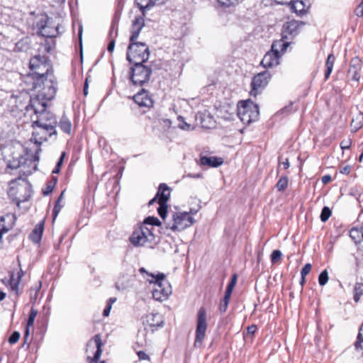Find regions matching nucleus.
Segmentation results:
<instances>
[{
  "label": "nucleus",
  "mask_w": 363,
  "mask_h": 363,
  "mask_svg": "<svg viewBox=\"0 0 363 363\" xmlns=\"http://www.w3.org/2000/svg\"><path fill=\"white\" fill-rule=\"evenodd\" d=\"M50 101L30 98L29 104L25 108L24 117L26 120L24 123L30 124L33 128L30 141L35 145L34 154L30 155V151L26 149V162H38L40 159L41 145L56 134V118L47 109L48 102Z\"/></svg>",
  "instance_id": "nucleus-1"
},
{
  "label": "nucleus",
  "mask_w": 363,
  "mask_h": 363,
  "mask_svg": "<svg viewBox=\"0 0 363 363\" xmlns=\"http://www.w3.org/2000/svg\"><path fill=\"white\" fill-rule=\"evenodd\" d=\"M29 71L24 75V91L33 92L30 98L52 100L57 92V81L49 58L35 55L30 59Z\"/></svg>",
  "instance_id": "nucleus-2"
},
{
  "label": "nucleus",
  "mask_w": 363,
  "mask_h": 363,
  "mask_svg": "<svg viewBox=\"0 0 363 363\" xmlns=\"http://www.w3.org/2000/svg\"><path fill=\"white\" fill-rule=\"evenodd\" d=\"M145 26L143 17H135L132 23L130 43L128 47L127 60L133 64L145 62L150 57V50L147 45L136 42L142 29Z\"/></svg>",
  "instance_id": "nucleus-3"
},
{
  "label": "nucleus",
  "mask_w": 363,
  "mask_h": 363,
  "mask_svg": "<svg viewBox=\"0 0 363 363\" xmlns=\"http://www.w3.org/2000/svg\"><path fill=\"white\" fill-rule=\"evenodd\" d=\"M154 230L153 227L140 225L130 237V243L135 247L153 248L157 243Z\"/></svg>",
  "instance_id": "nucleus-4"
},
{
  "label": "nucleus",
  "mask_w": 363,
  "mask_h": 363,
  "mask_svg": "<svg viewBox=\"0 0 363 363\" xmlns=\"http://www.w3.org/2000/svg\"><path fill=\"white\" fill-rule=\"evenodd\" d=\"M291 42L277 40L272 43V48L264 56L261 65L264 68H272L279 65L280 57L284 54Z\"/></svg>",
  "instance_id": "nucleus-5"
},
{
  "label": "nucleus",
  "mask_w": 363,
  "mask_h": 363,
  "mask_svg": "<svg viewBox=\"0 0 363 363\" xmlns=\"http://www.w3.org/2000/svg\"><path fill=\"white\" fill-rule=\"evenodd\" d=\"M238 116L244 124H250L258 119L259 107L250 99L240 101L238 105Z\"/></svg>",
  "instance_id": "nucleus-6"
},
{
  "label": "nucleus",
  "mask_w": 363,
  "mask_h": 363,
  "mask_svg": "<svg viewBox=\"0 0 363 363\" xmlns=\"http://www.w3.org/2000/svg\"><path fill=\"white\" fill-rule=\"evenodd\" d=\"M194 221L191 212H175L172 214V220L167 224V228L174 232H180L191 226Z\"/></svg>",
  "instance_id": "nucleus-7"
},
{
  "label": "nucleus",
  "mask_w": 363,
  "mask_h": 363,
  "mask_svg": "<svg viewBox=\"0 0 363 363\" xmlns=\"http://www.w3.org/2000/svg\"><path fill=\"white\" fill-rule=\"evenodd\" d=\"M143 63L133 64L130 69V80L135 86H143L150 79L152 69Z\"/></svg>",
  "instance_id": "nucleus-8"
},
{
  "label": "nucleus",
  "mask_w": 363,
  "mask_h": 363,
  "mask_svg": "<svg viewBox=\"0 0 363 363\" xmlns=\"http://www.w3.org/2000/svg\"><path fill=\"white\" fill-rule=\"evenodd\" d=\"M208 328L207 313L204 307H201L198 311L197 323L196 328V337L194 341L195 347H200L206 337V333Z\"/></svg>",
  "instance_id": "nucleus-9"
},
{
  "label": "nucleus",
  "mask_w": 363,
  "mask_h": 363,
  "mask_svg": "<svg viewBox=\"0 0 363 363\" xmlns=\"http://www.w3.org/2000/svg\"><path fill=\"white\" fill-rule=\"evenodd\" d=\"M271 77L272 75L268 71L259 72L254 76L251 82L250 96L257 97L258 94H261L269 84Z\"/></svg>",
  "instance_id": "nucleus-10"
},
{
  "label": "nucleus",
  "mask_w": 363,
  "mask_h": 363,
  "mask_svg": "<svg viewBox=\"0 0 363 363\" xmlns=\"http://www.w3.org/2000/svg\"><path fill=\"white\" fill-rule=\"evenodd\" d=\"M38 34L45 38L57 37L59 32V24L55 25L50 21V18L45 17L37 23Z\"/></svg>",
  "instance_id": "nucleus-11"
},
{
  "label": "nucleus",
  "mask_w": 363,
  "mask_h": 363,
  "mask_svg": "<svg viewBox=\"0 0 363 363\" xmlns=\"http://www.w3.org/2000/svg\"><path fill=\"white\" fill-rule=\"evenodd\" d=\"M152 298L160 302L166 301L172 294V286L164 279L153 284Z\"/></svg>",
  "instance_id": "nucleus-12"
},
{
  "label": "nucleus",
  "mask_w": 363,
  "mask_h": 363,
  "mask_svg": "<svg viewBox=\"0 0 363 363\" xmlns=\"http://www.w3.org/2000/svg\"><path fill=\"white\" fill-rule=\"evenodd\" d=\"M145 329L152 332L157 330L164 325V318L159 313H152L147 315L143 320Z\"/></svg>",
  "instance_id": "nucleus-13"
},
{
  "label": "nucleus",
  "mask_w": 363,
  "mask_h": 363,
  "mask_svg": "<svg viewBox=\"0 0 363 363\" xmlns=\"http://www.w3.org/2000/svg\"><path fill=\"white\" fill-rule=\"evenodd\" d=\"M303 24V22H298L297 21H291L284 23L281 30L282 37L280 40L289 41L288 40L289 38H294L299 33L301 26Z\"/></svg>",
  "instance_id": "nucleus-14"
},
{
  "label": "nucleus",
  "mask_w": 363,
  "mask_h": 363,
  "mask_svg": "<svg viewBox=\"0 0 363 363\" xmlns=\"http://www.w3.org/2000/svg\"><path fill=\"white\" fill-rule=\"evenodd\" d=\"M102 341L101 336L99 335H96L88 343H87V350L91 349V347H96V350L94 352V357L91 358L88 357V360L89 363H98L102 353L101 350Z\"/></svg>",
  "instance_id": "nucleus-15"
},
{
  "label": "nucleus",
  "mask_w": 363,
  "mask_h": 363,
  "mask_svg": "<svg viewBox=\"0 0 363 363\" xmlns=\"http://www.w3.org/2000/svg\"><path fill=\"white\" fill-rule=\"evenodd\" d=\"M288 4L291 11L298 16L306 14L310 8L308 0H291Z\"/></svg>",
  "instance_id": "nucleus-16"
},
{
  "label": "nucleus",
  "mask_w": 363,
  "mask_h": 363,
  "mask_svg": "<svg viewBox=\"0 0 363 363\" xmlns=\"http://www.w3.org/2000/svg\"><path fill=\"white\" fill-rule=\"evenodd\" d=\"M134 101L140 107H152L154 101L150 94L145 91L142 89L138 94L133 96Z\"/></svg>",
  "instance_id": "nucleus-17"
},
{
  "label": "nucleus",
  "mask_w": 363,
  "mask_h": 363,
  "mask_svg": "<svg viewBox=\"0 0 363 363\" xmlns=\"http://www.w3.org/2000/svg\"><path fill=\"white\" fill-rule=\"evenodd\" d=\"M21 180V176L18 178L13 179L9 183V189L8 190L9 196L16 203L18 207H20L21 200L17 196L18 190L21 189V185L18 182Z\"/></svg>",
  "instance_id": "nucleus-18"
},
{
  "label": "nucleus",
  "mask_w": 363,
  "mask_h": 363,
  "mask_svg": "<svg viewBox=\"0 0 363 363\" xmlns=\"http://www.w3.org/2000/svg\"><path fill=\"white\" fill-rule=\"evenodd\" d=\"M362 64L361 60L357 58H353L348 70V73L353 81L358 82L360 79V72L362 70Z\"/></svg>",
  "instance_id": "nucleus-19"
},
{
  "label": "nucleus",
  "mask_w": 363,
  "mask_h": 363,
  "mask_svg": "<svg viewBox=\"0 0 363 363\" xmlns=\"http://www.w3.org/2000/svg\"><path fill=\"white\" fill-rule=\"evenodd\" d=\"M15 218V215L12 213H8L0 217V232L1 235L8 232L13 227Z\"/></svg>",
  "instance_id": "nucleus-20"
},
{
  "label": "nucleus",
  "mask_w": 363,
  "mask_h": 363,
  "mask_svg": "<svg viewBox=\"0 0 363 363\" xmlns=\"http://www.w3.org/2000/svg\"><path fill=\"white\" fill-rule=\"evenodd\" d=\"M44 220L40 221L29 235V239L35 244H40L44 231Z\"/></svg>",
  "instance_id": "nucleus-21"
},
{
  "label": "nucleus",
  "mask_w": 363,
  "mask_h": 363,
  "mask_svg": "<svg viewBox=\"0 0 363 363\" xmlns=\"http://www.w3.org/2000/svg\"><path fill=\"white\" fill-rule=\"evenodd\" d=\"M223 163V160L218 157L201 156L200 164L208 167H218Z\"/></svg>",
  "instance_id": "nucleus-22"
},
{
  "label": "nucleus",
  "mask_w": 363,
  "mask_h": 363,
  "mask_svg": "<svg viewBox=\"0 0 363 363\" xmlns=\"http://www.w3.org/2000/svg\"><path fill=\"white\" fill-rule=\"evenodd\" d=\"M171 194V189L164 183L160 184L157 192L158 203H167Z\"/></svg>",
  "instance_id": "nucleus-23"
},
{
  "label": "nucleus",
  "mask_w": 363,
  "mask_h": 363,
  "mask_svg": "<svg viewBox=\"0 0 363 363\" xmlns=\"http://www.w3.org/2000/svg\"><path fill=\"white\" fill-rule=\"evenodd\" d=\"M133 279L131 275H121L116 282V288L119 291L125 290L133 286Z\"/></svg>",
  "instance_id": "nucleus-24"
},
{
  "label": "nucleus",
  "mask_w": 363,
  "mask_h": 363,
  "mask_svg": "<svg viewBox=\"0 0 363 363\" xmlns=\"http://www.w3.org/2000/svg\"><path fill=\"white\" fill-rule=\"evenodd\" d=\"M139 272L143 274V278L150 284H155L158 281H161L164 278V274L159 273L157 275H154L148 272L144 267L140 268Z\"/></svg>",
  "instance_id": "nucleus-25"
},
{
  "label": "nucleus",
  "mask_w": 363,
  "mask_h": 363,
  "mask_svg": "<svg viewBox=\"0 0 363 363\" xmlns=\"http://www.w3.org/2000/svg\"><path fill=\"white\" fill-rule=\"evenodd\" d=\"M58 125L62 131L67 135L71 134L72 124L70 120L65 115H63L61 117Z\"/></svg>",
  "instance_id": "nucleus-26"
},
{
  "label": "nucleus",
  "mask_w": 363,
  "mask_h": 363,
  "mask_svg": "<svg viewBox=\"0 0 363 363\" xmlns=\"http://www.w3.org/2000/svg\"><path fill=\"white\" fill-rule=\"evenodd\" d=\"M135 1L136 5L138 6V7L139 8V9L140 10V11L142 13V16H140V17H143V20L145 21V16L146 11L153 7L151 0H135Z\"/></svg>",
  "instance_id": "nucleus-27"
},
{
  "label": "nucleus",
  "mask_w": 363,
  "mask_h": 363,
  "mask_svg": "<svg viewBox=\"0 0 363 363\" xmlns=\"http://www.w3.org/2000/svg\"><path fill=\"white\" fill-rule=\"evenodd\" d=\"M350 237L356 243H360L363 241V230L362 227H354L350 230Z\"/></svg>",
  "instance_id": "nucleus-28"
},
{
  "label": "nucleus",
  "mask_w": 363,
  "mask_h": 363,
  "mask_svg": "<svg viewBox=\"0 0 363 363\" xmlns=\"http://www.w3.org/2000/svg\"><path fill=\"white\" fill-rule=\"evenodd\" d=\"M351 130L352 132H357L363 126V114L359 113L351 122Z\"/></svg>",
  "instance_id": "nucleus-29"
},
{
  "label": "nucleus",
  "mask_w": 363,
  "mask_h": 363,
  "mask_svg": "<svg viewBox=\"0 0 363 363\" xmlns=\"http://www.w3.org/2000/svg\"><path fill=\"white\" fill-rule=\"evenodd\" d=\"M335 57L333 54H330L328 56V58H327V60H326V71H325V78L327 79H328V77H330L332 71H333V66H334V63H335Z\"/></svg>",
  "instance_id": "nucleus-30"
},
{
  "label": "nucleus",
  "mask_w": 363,
  "mask_h": 363,
  "mask_svg": "<svg viewBox=\"0 0 363 363\" xmlns=\"http://www.w3.org/2000/svg\"><path fill=\"white\" fill-rule=\"evenodd\" d=\"M38 314V310L32 307L30 313L29 314L28 320L27 322V328L25 331L24 336H27L29 334L30 327L33 326L34 320Z\"/></svg>",
  "instance_id": "nucleus-31"
},
{
  "label": "nucleus",
  "mask_w": 363,
  "mask_h": 363,
  "mask_svg": "<svg viewBox=\"0 0 363 363\" xmlns=\"http://www.w3.org/2000/svg\"><path fill=\"white\" fill-rule=\"evenodd\" d=\"M22 272L21 269H20V272L17 274V277L15 278L14 275H11L10 281H9V286L11 289L15 292H17L18 291V286L19 284V281L21 277V275L20 273Z\"/></svg>",
  "instance_id": "nucleus-32"
},
{
  "label": "nucleus",
  "mask_w": 363,
  "mask_h": 363,
  "mask_svg": "<svg viewBox=\"0 0 363 363\" xmlns=\"http://www.w3.org/2000/svg\"><path fill=\"white\" fill-rule=\"evenodd\" d=\"M354 301L357 303L363 296V283H356L354 287Z\"/></svg>",
  "instance_id": "nucleus-33"
},
{
  "label": "nucleus",
  "mask_w": 363,
  "mask_h": 363,
  "mask_svg": "<svg viewBox=\"0 0 363 363\" xmlns=\"http://www.w3.org/2000/svg\"><path fill=\"white\" fill-rule=\"evenodd\" d=\"M57 182V178L53 177L51 181H50L49 182L47 183L45 188L43 190V193L44 196H48L49 194H50L52 192V191L56 185Z\"/></svg>",
  "instance_id": "nucleus-34"
},
{
  "label": "nucleus",
  "mask_w": 363,
  "mask_h": 363,
  "mask_svg": "<svg viewBox=\"0 0 363 363\" xmlns=\"http://www.w3.org/2000/svg\"><path fill=\"white\" fill-rule=\"evenodd\" d=\"M141 225H145L146 226L149 225L154 228V226H160L161 222L157 217L148 216L144 220Z\"/></svg>",
  "instance_id": "nucleus-35"
},
{
  "label": "nucleus",
  "mask_w": 363,
  "mask_h": 363,
  "mask_svg": "<svg viewBox=\"0 0 363 363\" xmlns=\"http://www.w3.org/2000/svg\"><path fill=\"white\" fill-rule=\"evenodd\" d=\"M288 184H289V179H288V177H286V176L281 177L279 179L278 182L277 183V190L279 191H284L285 189H286V187L288 186Z\"/></svg>",
  "instance_id": "nucleus-36"
},
{
  "label": "nucleus",
  "mask_w": 363,
  "mask_h": 363,
  "mask_svg": "<svg viewBox=\"0 0 363 363\" xmlns=\"http://www.w3.org/2000/svg\"><path fill=\"white\" fill-rule=\"evenodd\" d=\"M55 45L54 42L50 43L48 40H45V43H40L39 51L45 53H50L52 49L53 45Z\"/></svg>",
  "instance_id": "nucleus-37"
},
{
  "label": "nucleus",
  "mask_w": 363,
  "mask_h": 363,
  "mask_svg": "<svg viewBox=\"0 0 363 363\" xmlns=\"http://www.w3.org/2000/svg\"><path fill=\"white\" fill-rule=\"evenodd\" d=\"M177 119L179 121L178 127L181 130L189 131L192 129L191 125L185 121V119L184 117H182V116H179Z\"/></svg>",
  "instance_id": "nucleus-38"
},
{
  "label": "nucleus",
  "mask_w": 363,
  "mask_h": 363,
  "mask_svg": "<svg viewBox=\"0 0 363 363\" xmlns=\"http://www.w3.org/2000/svg\"><path fill=\"white\" fill-rule=\"evenodd\" d=\"M236 280H237V275L234 274L231 279L230 282L229 283V284L225 290V296H230V297L231 296L233 289L236 284Z\"/></svg>",
  "instance_id": "nucleus-39"
},
{
  "label": "nucleus",
  "mask_w": 363,
  "mask_h": 363,
  "mask_svg": "<svg viewBox=\"0 0 363 363\" xmlns=\"http://www.w3.org/2000/svg\"><path fill=\"white\" fill-rule=\"evenodd\" d=\"M328 272L327 269L323 270L318 276V283L320 286H325L328 281Z\"/></svg>",
  "instance_id": "nucleus-40"
},
{
  "label": "nucleus",
  "mask_w": 363,
  "mask_h": 363,
  "mask_svg": "<svg viewBox=\"0 0 363 363\" xmlns=\"http://www.w3.org/2000/svg\"><path fill=\"white\" fill-rule=\"evenodd\" d=\"M331 210L330 209L329 207L328 206H325L322 209V211H321V213H320V220L322 222H325L327 221L329 218L331 216Z\"/></svg>",
  "instance_id": "nucleus-41"
},
{
  "label": "nucleus",
  "mask_w": 363,
  "mask_h": 363,
  "mask_svg": "<svg viewBox=\"0 0 363 363\" xmlns=\"http://www.w3.org/2000/svg\"><path fill=\"white\" fill-rule=\"evenodd\" d=\"M159 208H157V212L160 216L164 220L167 213V203L163 204L162 203H158Z\"/></svg>",
  "instance_id": "nucleus-42"
},
{
  "label": "nucleus",
  "mask_w": 363,
  "mask_h": 363,
  "mask_svg": "<svg viewBox=\"0 0 363 363\" xmlns=\"http://www.w3.org/2000/svg\"><path fill=\"white\" fill-rule=\"evenodd\" d=\"M230 296H224V298H223L220 306H219V311L220 313H225L228 308V303Z\"/></svg>",
  "instance_id": "nucleus-43"
},
{
  "label": "nucleus",
  "mask_w": 363,
  "mask_h": 363,
  "mask_svg": "<svg viewBox=\"0 0 363 363\" xmlns=\"http://www.w3.org/2000/svg\"><path fill=\"white\" fill-rule=\"evenodd\" d=\"M65 156V152H62L61 156H60L58 162H57L55 167L52 171V172L53 174H58L60 172Z\"/></svg>",
  "instance_id": "nucleus-44"
},
{
  "label": "nucleus",
  "mask_w": 363,
  "mask_h": 363,
  "mask_svg": "<svg viewBox=\"0 0 363 363\" xmlns=\"http://www.w3.org/2000/svg\"><path fill=\"white\" fill-rule=\"evenodd\" d=\"M24 189L27 191L28 194H24V201H28L32 196L33 194V188L32 185L26 182L24 184Z\"/></svg>",
  "instance_id": "nucleus-45"
},
{
  "label": "nucleus",
  "mask_w": 363,
  "mask_h": 363,
  "mask_svg": "<svg viewBox=\"0 0 363 363\" xmlns=\"http://www.w3.org/2000/svg\"><path fill=\"white\" fill-rule=\"evenodd\" d=\"M21 337V333L18 331H14L12 333V334L10 335V337L8 339V342L11 345L16 344Z\"/></svg>",
  "instance_id": "nucleus-46"
},
{
  "label": "nucleus",
  "mask_w": 363,
  "mask_h": 363,
  "mask_svg": "<svg viewBox=\"0 0 363 363\" xmlns=\"http://www.w3.org/2000/svg\"><path fill=\"white\" fill-rule=\"evenodd\" d=\"M282 256V253L279 250H275L272 252L271 255V262L272 263H275L278 260L281 259Z\"/></svg>",
  "instance_id": "nucleus-47"
},
{
  "label": "nucleus",
  "mask_w": 363,
  "mask_h": 363,
  "mask_svg": "<svg viewBox=\"0 0 363 363\" xmlns=\"http://www.w3.org/2000/svg\"><path fill=\"white\" fill-rule=\"evenodd\" d=\"M41 286V281H38L35 288L30 289V296L32 300H35L37 298L38 291L40 289Z\"/></svg>",
  "instance_id": "nucleus-48"
},
{
  "label": "nucleus",
  "mask_w": 363,
  "mask_h": 363,
  "mask_svg": "<svg viewBox=\"0 0 363 363\" xmlns=\"http://www.w3.org/2000/svg\"><path fill=\"white\" fill-rule=\"evenodd\" d=\"M21 156H20L18 159L13 160V161H9L7 167L11 169H16L18 168L21 165V161L19 158H21Z\"/></svg>",
  "instance_id": "nucleus-49"
},
{
  "label": "nucleus",
  "mask_w": 363,
  "mask_h": 363,
  "mask_svg": "<svg viewBox=\"0 0 363 363\" xmlns=\"http://www.w3.org/2000/svg\"><path fill=\"white\" fill-rule=\"evenodd\" d=\"M312 268V265L310 263L306 264L301 269V277H306L311 272Z\"/></svg>",
  "instance_id": "nucleus-50"
},
{
  "label": "nucleus",
  "mask_w": 363,
  "mask_h": 363,
  "mask_svg": "<svg viewBox=\"0 0 363 363\" xmlns=\"http://www.w3.org/2000/svg\"><path fill=\"white\" fill-rule=\"evenodd\" d=\"M59 201H56V203L55 205L54 209H53V220H55L57 216H58L60 210L62 208V205H60Z\"/></svg>",
  "instance_id": "nucleus-51"
},
{
  "label": "nucleus",
  "mask_w": 363,
  "mask_h": 363,
  "mask_svg": "<svg viewBox=\"0 0 363 363\" xmlns=\"http://www.w3.org/2000/svg\"><path fill=\"white\" fill-rule=\"evenodd\" d=\"M351 145L352 140L349 138L347 140H344L340 143V147L343 150H347L350 147Z\"/></svg>",
  "instance_id": "nucleus-52"
},
{
  "label": "nucleus",
  "mask_w": 363,
  "mask_h": 363,
  "mask_svg": "<svg viewBox=\"0 0 363 363\" xmlns=\"http://www.w3.org/2000/svg\"><path fill=\"white\" fill-rule=\"evenodd\" d=\"M354 12L357 17H363V0L357 6Z\"/></svg>",
  "instance_id": "nucleus-53"
},
{
  "label": "nucleus",
  "mask_w": 363,
  "mask_h": 363,
  "mask_svg": "<svg viewBox=\"0 0 363 363\" xmlns=\"http://www.w3.org/2000/svg\"><path fill=\"white\" fill-rule=\"evenodd\" d=\"M137 354H138V359L140 360H148V361H150V359L149 355L145 352H144L143 350L138 351L137 352Z\"/></svg>",
  "instance_id": "nucleus-54"
},
{
  "label": "nucleus",
  "mask_w": 363,
  "mask_h": 363,
  "mask_svg": "<svg viewBox=\"0 0 363 363\" xmlns=\"http://www.w3.org/2000/svg\"><path fill=\"white\" fill-rule=\"evenodd\" d=\"M356 350L362 352L363 356V337L361 340L357 338V341L355 343Z\"/></svg>",
  "instance_id": "nucleus-55"
},
{
  "label": "nucleus",
  "mask_w": 363,
  "mask_h": 363,
  "mask_svg": "<svg viewBox=\"0 0 363 363\" xmlns=\"http://www.w3.org/2000/svg\"><path fill=\"white\" fill-rule=\"evenodd\" d=\"M220 6L229 7L233 4V0H217Z\"/></svg>",
  "instance_id": "nucleus-56"
},
{
  "label": "nucleus",
  "mask_w": 363,
  "mask_h": 363,
  "mask_svg": "<svg viewBox=\"0 0 363 363\" xmlns=\"http://www.w3.org/2000/svg\"><path fill=\"white\" fill-rule=\"evenodd\" d=\"M257 329V325H251L247 327V333L253 335L255 334V333L256 332Z\"/></svg>",
  "instance_id": "nucleus-57"
},
{
  "label": "nucleus",
  "mask_w": 363,
  "mask_h": 363,
  "mask_svg": "<svg viewBox=\"0 0 363 363\" xmlns=\"http://www.w3.org/2000/svg\"><path fill=\"white\" fill-rule=\"evenodd\" d=\"M321 181L323 184H327L331 181V176L329 174H325L321 178Z\"/></svg>",
  "instance_id": "nucleus-58"
},
{
  "label": "nucleus",
  "mask_w": 363,
  "mask_h": 363,
  "mask_svg": "<svg viewBox=\"0 0 363 363\" xmlns=\"http://www.w3.org/2000/svg\"><path fill=\"white\" fill-rule=\"evenodd\" d=\"M115 43H116L115 40H112L111 41H110V43L108 45V48H107V49L109 52H112L114 50Z\"/></svg>",
  "instance_id": "nucleus-59"
},
{
  "label": "nucleus",
  "mask_w": 363,
  "mask_h": 363,
  "mask_svg": "<svg viewBox=\"0 0 363 363\" xmlns=\"http://www.w3.org/2000/svg\"><path fill=\"white\" fill-rule=\"evenodd\" d=\"M340 172L342 174H348L350 172V167L345 166L340 169Z\"/></svg>",
  "instance_id": "nucleus-60"
},
{
  "label": "nucleus",
  "mask_w": 363,
  "mask_h": 363,
  "mask_svg": "<svg viewBox=\"0 0 363 363\" xmlns=\"http://www.w3.org/2000/svg\"><path fill=\"white\" fill-rule=\"evenodd\" d=\"M111 308H112L110 307V306H107L106 305V308L104 309V311H103L104 316H105V317L108 316L109 314H110Z\"/></svg>",
  "instance_id": "nucleus-61"
},
{
  "label": "nucleus",
  "mask_w": 363,
  "mask_h": 363,
  "mask_svg": "<svg viewBox=\"0 0 363 363\" xmlns=\"http://www.w3.org/2000/svg\"><path fill=\"white\" fill-rule=\"evenodd\" d=\"M168 0H151L152 6L162 5L166 3Z\"/></svg>",
  "instance_id": "nucleus-62"
},
{
  "label": "nucleus",
  "mask_w": 363,
  "mask_h": 363,
  "mask_svg": "<svg viewBox=\"0 0 363 363\" xmlns=\"http://www.w3.org/2000/svg\"><path fill=\"white\" fill-rule=\"evenodd\" d=\"M116 301V298L111 297L107 301V306H110L112 308L113 304Z\"/></svg>",
  "instance_id": "nucleus-63"
},
{
  "label": "nucleus",
  "mask_w": 363,
  "mask_h": 363,
  "mask_svg": "<svg viewBox=\"0 0 363 363\" xmlns=\"http://www.w3.org/2000/svg\"><path fill=\"white\" fill-rule=\"evenodd\" d=\"M363 323H362V325L361 326L360 329H359V333H358V335H357V338L361 340V338H363Z\"/></svg>",
  "instance_id": "nucleus-64"
}]
</instances>
